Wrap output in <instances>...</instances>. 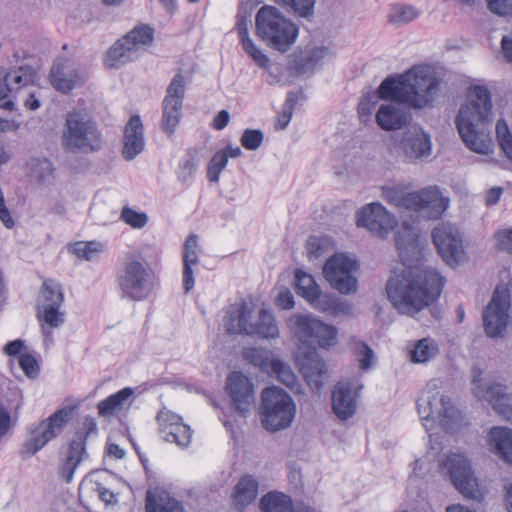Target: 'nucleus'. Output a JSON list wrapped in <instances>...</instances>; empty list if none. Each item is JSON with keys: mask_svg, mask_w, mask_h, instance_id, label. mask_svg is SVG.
I'll return each instance as SVG.
<instances>
[{"mask_svg": "<svg viewBox=\"0 0 512 512\" xmlns=\"http://www.w3.org/2000/svg\"><path fill=\"white\" fill-rule=\"evenodd\" d=\"M395 242L404 269L388 280L387 295L401 314L414 316L439 299L445 278L435 268L408 264L406 254L417 248V233L410 225H402Z\"/></svg>", "mask_w": 512, "mask_h": 512, "instance_id": "f257e3e1", "label": "nucleus"}, {"mask_svg": "<svg viewBox=\"0 0 512 512\" xmlns=\"http://www.w3.org/2000/svg\"><path fill=\"white\" fill-rule=\"evenodd\" d=\"M441 79L427 66H415L403 75L387 77L377 89L380 99L414 108L432 106L440 93Z\"/></svg>", "mask_w": 512, "mask_h": 512, "instance_id": "f03ea898", "label": "nucleus"}, {"mask_svg": "<svg viewBox=\"0 0 512 512\" xmlns=\"http://www.w3.org/2000/svg\"><path fill=\"white\" fill-rule=\"evenodd\" d=\"M491 115L490 91L484 86H474L467 102L460 107L455 124L465 145L475 153L489 154L492 151Z\"/></svg>", "mask_w": 512, "mask_h": 512, "instance_id": "7ed1b4c3", "label": "nucleus"}, {"mask_svg": "<svg viewBox=\"0 0 512 512\" xmlns=\"http://www.w3.org/2000/svg\"><path fill=\"white\" fill-rule=\"evenodd\" d=\"M40 74L27 63L0 70V108L16 111L22 105L35 111L41 107L42 87Z\"/></svg>", "mask_w": 512, "mask_h": 512, "instance_id": "20e7f679", "label": "nucleus"}, {"mask_svg": "<svg viewBox=\"0 0 512 512\" xmlns=\"http://www.w3.org/2000/svg\"><path fill=\"white\" fill-rule=\"evenodd\" d=\"M382 196L390 205L414 212L427 220L439 219L449 206V198L436 185L412 192L407 191L404 185H385Z\"/></svg>", "mask_w": 512, "mask_h": 512, "instance_id": "39448f33", "label": "nucleus"}, {"mask_svg": "<svg viewBox=\"0 0 512 512\" xmlns=\"http://www.w3.org/2000/svg\"><path fill=\"white\" fill-rule=\"evenodd\" d=\"M256 35L266 45L281 53L287 52L296 42L299 28L276 7L262 6L255 17Z\"/></svg>", "mask_w": 512, "mask_h": 512, "instance_id": "423d86ee", "label": "nucleus"}, {"mask_svg": "<svg viewBox=\"0 0 512 512\" xmlns=\"http://www.w3.org/2000/svg\"><path fill=\"white\" fill-rule=\"evenodd\" d=\"M62 145L72 153H93L102 148L103 135L88 113L74 110L66 116Z\"/></svg>", "mask_w": 512, "mask_h": 512, "instance_id": "0eeeda50", "label": "nucleus"}, {"mask_svg": "<svg viewBox=\"0 0 512 512\" xmlns=\"http://www.w3.org/2000/svg\"><path fill=\"white\" fill-rule=\"evenodd\" d=\"M252 309L246 302H241L228 312L224 326L229 334H245L258 336L262 339H276L279 337V328L273 314L261 309L256 322H252Z\"/></svg>", "mask_w": 512, "mask_h": 512, "instance_id": "6e6552de", "label": "nucleus"}, {"mask_svg": "<svg viewBox=\"0 0 512 512\" xmlns=\"http://www.w3.org/2000/svg\"><path fill=\"white\" fill-rule=\"evenodd\" d=\"M296 404L285 390L272 386L261 393L260 416L263 427L269 432L289 428L296 415Z\"/></svg>", "mask_w": 512, "mask_h": 512, "instance_id": "1a4fd4ad", "label": "nucleus"}, {"mask_svg": "<svg viewBox=\"0 0 512 512\" xmlns=\"http://www.w3.org/2000/svg\"><path fill=\"white\" fill-rule=\"evenodd\" d=\"M417 409L427 430L433 428L435 421H438L447 432H452L457 427L458 409L450 399L438 391H428L421 395L417 400Z\"/></svg>", "mask_w": 512, "mask_h": 512, "instance_id": "9d476101", "label": "nucleus"}, {"mask_svg": "<svg viewBox=\"0 0 512 512\" xmlns=\"http://www.w3.org/2000/svg\"><path fill=\"white\" fill-rule=\"evenodd\" d=\"M439 471L448 476L454 487L466 498L477 499L480 495L477 479L465 454L450 452L439 462Z\"/></svg>", "mask_w": 512, "mask_h": 512, "instance_id": "9b49d317", "label": "nucleus"}, {"mask_svg": "<svg viewBox=\"0 0 512 512\" xmlns=\"http://www.w3.org/2000/svg\"><path fill=\"white\" fill-rule=\"evenodd\" d=\"M68 418L69 411L63 408L38 424H32L28 428L26 438L22 444V456L30 457L40 451L49 441L62 432Z\"/></svg>", "mask_w": 512, "mask_h": 512, "instance_id": "f8f14e48", "label": "nucleus"}, {"mask_svg": "<svg viewBox=\"0 0 512 512\" xmlns=\"http://www.w3.org/2000/svg\"><path fill=\"white\" fill-rule=\"evenodd\" d=\"M289 325L295 337L303 344H317L329 348L337 342L338 330L309 315H297L289 319Z\"/></svg>", "mask_w": 512, "mask_h": 512, "instance_id": "ddd939ff", "label": "nucleus"}, {"mask_svg": "<svg viewBox=\"0 0 512 512\" xmlns=\"http://www.w3.org/2000/svg\"><path fill=\"white\" fill-rule=\"evenodd\" d=\"M117 282L122 297L132 300L146 298L153 289L152 274L146 263L137 259L128 260L118 273Z\"/></svg>", "mask_w": 512, "mask_h": 512, "instance_id": "4468645a", "label": "nucleus"}, {"mask_svg": "<svg viewBox=\"0 0 512 512\" xmlns=\"http://www.w3.org/2000/svg\"><path fill=\"white\" fill-rule=\"evenodd\" d=\"M64 302L62 287L54 280L44 281L38 299L39 321L43 322L42 332L48 337L51 335L49 328H59L65 322V313L60 310Z\"/></svg>", "mask_w": 512, "mask_h": 512, "instance_id": "2eb2a0df", "label": "nucleus"}, {"mask_svg": "<svg viewBox=\"0 0 512 512\" xmlns=\"http://www.w3.org/2000/svg\"><path fill=\"white\" fill-rule=\"evenodd\" d=\"M358 270L356 260L345 254H335L324 264L323 274L331 287L341 294L355 293L358 281L354 273Z\"/></svg>", "mask_w": 512, "mask_h": 512, "instance_id": "dca6fc26", "label": "nucleus"}, {"mask_svg": "<svg viewBox=\"0 0 512 512\" xmlns=\"http://www.w3.org/2000/svg\"><path fill=\"white\" fill-rule=\"evenodd\" d=\"M433 242L444 262L457 266L465 258L463 237L459 228L449 222L438 224L432 231Z\"/></svg>", "mask_w": 512, "mask_h": 512, "instance_id": "f3484780", "label": "nucleus"}, {"mask_svg": "<svg viewBox=\"0 0 512 512\" xmlns=\"http://www.w3.org/2000/svg\"><path fill=\"white\" fill-rule=\"evenodd\" d=\"M511 306L510 291L506 286L498 285L492 299L483 312V325L487 336H501L508 324V311Z\"/></svg>", "mask_w": 512, "mask_h": 512, "instance_id": "a211bd4d", "label": "nucleus"}, {"mask_svg": "<svg viewBox=\"0 0 512 512\" xmlns=\"http://www.w3.org/2000/svg\"><path fill=\"white\" fill-rule=\"evenodd\" d=\"M184 96L185 78L181 73H177L168 85L162 102L161 126L169 136L173 135L182 117Z\"/></svg>", "mask_w": 512, "mask_h": 512, "instance_id": "6ab92c4d", "label": "nucleus"}, {"mask_svg": "<svg viewBox=\"0 0 512 512\" xmlns=\"http://www.w3.org/2000/svg\"><path fill=\"white\" fill-rule=\"evenodd\" d=\"M481 370H473L472 390L479 399L487 400L494 410L507 420H512V396L506 393V387L499 383L482 384Z\"/></svg>", "mask_w": 512, "mask_h": 512, "instance_id": "aec40b11", "label": "nucleus"}, {"mask_svg": "<svg viewBox=\"0 0 512 512\" xmlns=\"http://www.w3.org/2000/svg\"><path fill=\"white\" fill-rule=\"evenodd\" d=\"M52 86L62 93H69L81 87L87 80L88 74L79 63L69 58L57 59L50 70Z\"/></svg>", "mask_w": 512, "mask_h": 512, "instance_id": "412c9836", "label": "nucleus"}, {"mask_svg": "<svg viewBox=\"0 0 512 512\" xmlns=\"http://www.w3.org/2000/svg\"><path fill=\"white\" fill-rule=\"evenodd\" d=\"M356 223L372 234L385 238L397 225V220L381 203L373 202L357 211Z\"/></svg>", "mask_w": 512, "mask_h": 512, "instance_id": "4be33fe9", "label": "nucleus"}, {"mask_svg": "<svg viewBox=\"0 0 512 512\" xmlns=\"http://www.w3.org/2000/svg\"><path fill=\"white\" fill-rule=\"evenodd\" d=\"M96 432L97 423L95 419L89 416L85 417L81 429L77 431L75 438L69 445L67 457L60 469V474L67 483L72 481L76 468L83 460L86 453V439Z\"/></svg>", "mask_w": 512, "mask_h": 512, "instance_id": "5701e85b", "label": "nucleus"}, {"mask_svg": "<svg viewBox=\"0 0 512 512\" xmlns=\"http://www.w3.org/2000/svg\"><path fill=\"white\" fill-rule=\"evenodd\" d=\"M226 390L233 409L246 416L255 403L254 385L250 379L241 372H232L227 378Z\"/></svg>", "mask_w": 512, "mask_h": 512, "instance_id": "b1692460", "label": "nucleus"}, {"mask_svg": "<svg viewBox=\"0 0 512 512\" xmlns=\"http://www.w3.org/2000/svg\"><path fill=\"white\" fill-rule=\"evenodd\" d=\"M297 364L307 383L314 389L320 390L329 375L327 365L317 350L314 347L307 348L297 356Z\"/></svg>", "mask_w": 512, "mask_h": 512, "instance_id": "393cba45", "label": "nucleus"}, {"mask_svg": "<svg viewBox=\"0 0 512 512\" xmlns=\"http://www.w3.org/2000/svg\"><path fill=\"white\" fill-rule=\"evenodd\" d=\"M332 410L340 420L351 418L357 408V392L350 380L339 381L331 396Z\"/></svg>", "mask_w": 512, "mask_h": 512, "instance_id": "a878e982", "label": "nucleus"}, {"mask_svg": "<svg viewBox=\"0 0 512 512\" xmlns=\"http://www.w3.org/2000/svg\"><path fill=\"white\" fill-rule=\"evenodd\" d=\"M160 432L165 441L187 447L191 441L192 432L189 426L181 423L178 415L161 412L158 415Z\"/></svg>", "mask_w": 512, "mask_h": 512, "instance_id": "bb28decb", "label": "nucleus"}, {"mask_svg": "<svg viewBox=\"0 0 512 512\" xmlns=\"http://www.w3.org/2000/svg\"><path fill=\"white\" fill-rule=\"evenodd\" d=\"M251 12L248 10H241L237 15L236 29L245 53L252 58V60L262 69H268L270 66V60L266 54H264L250 38L248 33L249 25L251 24Z\"/></svg>", "mask_w": 512, "mask_h": 512, "instance_id": "cd10ccee", "label": "nucleus"}, {"mask_svg": "<svg viewBox=\"0 0 512 512\" xmlns=\"http://www.w3.org/2000/svg\"><path fill=\"white\" fill-rule=\"evenodd\" d=\"M401 148L407 161L416 162L431 154V138L422 129L414 128L405 133Z\"/></svg>", "mask_w": 512, "mask_h": 512, "instance_id": "c85d7f7f", "label": "nucleus"}, {"mask_svg": "<svg viewBox=\"0 0 512 512\" xmlns=\"http://www.w3.org/2000/svg\"><path fill=\"white\" fill-rule=\"evenodd\" d=\"M145 147L144 129L139 115L131 116L124 129L123 158L131 161L138 156Z\"/></svg>", "mask_w": 512, "mask_h": 512, "instance_id": "c756f323", "label": "nucleus"}, {"mask_svg": "<svg viewBox=\"0 0 512 512\" xmlns=\"http://www.w3.org/2000/svg\"><path fill=\"white\" fill-rule=\"evenodd\" d=\"M400 105L391 103L380 106L375 118L381 129L385 131L399 130L409 123L411 115Z\"/></svg>", "mask_w": 512, "mask_h": 512, "instance_id": "7c9ffc66", "label": "nucleus"}, {"mask_svg": "<svg viewBox=\"0 0 512 512\" xmlns=\"http://www.w3.org/2000/svg\"><path fill=\"white\" fill-rule=\"evenodd\" d=\"M334 57V51L328 46L313 47L305 55L296 57L293 60L292 68L297 75L312 73L318 65L324 61H330Z\"/></svg>", "mask_w": 512, "mask_h": 512, "instance_id": "2f4dec72", "label": "nucleus"}, {"mask_svg": "<svg viewBox=\"0 0 512 512\" xmlns=\"http://www.w3.org/2000/svg\"><path fill=\"white\" fill-rule=\"evenodd\" d=\"M258 488L259 483L252 475L243 476L234 487L232 493L234 507L239 511H243L257 498Z\"/></svg>", "mask_w": 512, "mask_h": 512, "instance_id": "473e14b6", "label": "nucleus"}, {"mask_svg": "<svg viewBox=\"0 0 512 512\" xmlns=\"http://www.w3.org/2000/svg\"><path fill=\"white\" fill-rule=\"evenodd\" d=\"M197 246V235H189L184 243L183 252V286L186 293L194 287L192 266H196L199 263Z\"/></svg>", "mask_w": 512, "mask_h": 512, "instance_id": "72a5a7b5", "label": "nucleus"}, {"mask_svg": "<svg viewBox=\"0 0 512 512\" xmlns=\"http://www.w3.org/2000/svg\"><path fill=\"white\" fill-rule=\"evenodd\" d=\"M309 304L316 310L332 316L351 315L353 312L352 306L346 301L331 294H323L321 291Z\"/></svg>", "mask_w": 512, "mask_h": 512, "instance_id": "f704fd0d", "label": "nucleus"}, {"mask_svg": "<svg viewBox=\"0 0 512 512\" xmlns=\"http://www.w3.org/2000/svg\"><path fill=\"white\" fill-rule=\"evenodd\" d=\"M260 509L262 512H293V505L289 496L280 492H269L261 498ZM296 512H315V510L304 507Z\"/></svg>", "mask_w": 512, "mask_h": 512, "instance_id": "c9c22d12", "label": "nucleus"}, {"mask_svg": "<svg viewBox=\"0 0 512 512\" xmlns=\"http://www.w3.org/2000/svg\"><path fill=\"white\" fill-rule=\"evenodd\" d=\"M490 441L501 458L512 465V429L493 427L490 430Z\"/></svg>", "mask_w": 512, "mask_h": 512, "instance_id": "e433bc0d", "label": "nucleus"}, {"mask_svg": "<svg viewBox=\"0 0 512 512\" xmlns=\"http://www.w3.org/2000/svg\"><path fill=\"white\" fill-rule=\"evenodd\" d=\"M138 54L132 48L125 38H121L107 52L106 64L110 68H119L120 66L136 59Z\"/></svg>", "mask_w": 512, "mask_h": 512, "instance_id": "4c0bfd02", "label": "nucleus"}, {"mask_svg": "<svg viewBox=\"0 0 512 512\" xmlns=\"http://www.w3.org/2000/svg\"><path fill=\"white\" fill-rule=\"evenodd\" d=\"M133 394L134 390L131 387H125L106 399L101 400L97 405L99 415L103 417L113 415L125 405Z\"/></svg>", "mask_w": 512, "mask_h": 512, "instance_id": "58836bf2", "label": "nucleus"}, {"mask_svg": "<svg viewBox=\"0 0 512 512\" xmlns=\"http://www.w3.org/2000/svg\"><path fill=\"white\" fill-rule=\"evenodd\" d=\"M439 354L437 343L427 337L415 342L413 349L410 351V360L414 363H427Z\"/></svg>", "mask_w": 512, "mask_h": 512, "instance_id": "ea45409f", "label": "nucleus"}, {"mask_svg": "<svg viewBox=\"0 0 512 512\" xmlns=\"http://www.w3.org/2000/svg\"><path fill=\"white\" fill-rule=\"evenodd\" d=\"M29 175L39 183H50L54 178V167L47 158H32L27 163Z\"/></svg>", "mask_w": 512, "mask_h": 512, "instance_id": "a19ab883", "label": "nucleus"}, {"mask_svg": "<svg viewBox=\"0 0 512 512\" xmlns=\"http://www.w3.org/2000/svg\"><path fill=\"white\" fill-rule=\"evenodd\" d=\"M295 289L308 303L313 301L321 290L314 277L301 270L295 273Z\"/></svg>", "mask_w": 512, "mask_h": 512, "instance_id": "79ce46f5", "label": "nucleus"}, {"mask_svg": "<svg viewBox=\"0 0 512 512\" xmlns=\"http://www.w3.org/2000/svg\"><path fill=\"white\" fill-rule=\"evenodd\" d=\"M124 38L138 54V51L142 46H149L152 44L154 40V29L148 24H141L129 31Z\"/></svg>", "mask_w": 512, "mask_h": 512, "instance_id": "37998d69", "label": "nucleus"}, {"mask_svg": "<svg viewBox=\"0 0 512 512\" xmlns=\"http://www.w3.org/2000/svg\"><path fill=\"white\" fill-rule=\"evenodd\" d=\"M146 512H183L182 504L169 497H155L151 492L146 496Z\"/></svg>", "mask_w": 512, "mask_h": 512, "instance_id": "c03bdc74", "label": "nucleus"}, {"mask_svg": "<svg viewBox=\"0 0 512 512\" xmlns=\"http://www.w3.org/2000/svg\"><path fill=\"white\" fill-rule=\"evenodd\" d=\"M271 351L264 348L251 347L243 352V358L248 363L261 369V371L268 373L272 366Z\"/></svg>", "mask_w": 512, "mask_h": 512, "instance_id": "a18cd8bd", "label": "nucleus"}, {"mask_svg": "<svg viewBox=\"0 0 512 512\" xmlns=\"http://www.w3.org/2000/svg\"><path fill=\"white\" fill-rule=\"evenodd\" d=\"M268 374L275 376L278 381L291 389L297 386V377L291 367L278 358L272 360V366Z\"/></svg>", "mask_w": 512, "mask_h": 512, "instance_id": "49530a36", "label": "nucleus"}, {"mask_svg": "<svg viewBox=\"0 0 512 512\" xmlns=\"http://www.w3.org/2000/svg\"><path fill=\"white\" fill-rule=\"evenodd\" d=\"M419 16V11L414 6L395 5L390 9L389 20L396 25L407 24Z\"/></svg>", "mask_w": 512, "mask_h": 512, "instance_id": "de8ad7c7", "label": "nucleus"}, {"mask_svg": "<svg viewBox=\"0 0 512 512\" xmlns=\"http://www.w3.org/2000/svg\"><path fill=\"white\" fill-rule=\"evenodd\" d=\"M277 4L290 8L299 17L308 18L313 15L315 0H274Z\"/></svg>", "mask_w": 512, "mask_h": 512, "instance_id": "09e8293b", "label": "nucleus"}, {"mask_svg": "<svg viewBox=\"0 0 512 512\" xmlns=\"http://www.w3.org/2000/svg\"><path fill=\"white\" fill-rule=\"evenodd\" d=\"M229 160L227 151H218L214 154L208 165L207 177L210 182H218L221 171Z\"/></svg>", "mask_w": 512, "mask_h": 512, "instance_id": "8fccbe9b", "label": "nucleus"}, {"mask_svg": "<svg viewBox=\"0 0 512 512\" xmlns=\"http://www.w3.org/2000/svg\"><path fill=\"white\" fill-rule=\"evenodd\" d=\"M101 250V244L96 241L91 242H77L73 246V253L79 258L87 261H92L96 258Z\"/></svg>", "mask_w": 512, "mask_h": 512, "instance_id": "3c124183", "label": "nucleus"}, {"mask_svg": "<svg viewBox=\"0 0 512 512\" xmlns=\"http://www.w3.org/2000/svg\"><path fill=\"white\" fill-rule=\"evenodd\" d=\"M121 220L135 229L143 228L148 222V216L144 212H137L129 206L122 209Z\"/></svg>", "mask_w": 512, "mask_h": 512, "instance_id": "603ef678", "label": "nucleus"}, {"mask_svg": "<svg viewBox=\"0 0 512 512\" xmlns=\"http://www.w3.org/2000/svg\"><path fill=\"white\" fill-rule=\"evenodd\" d=\"M264 140V134L259 129H246L241 137V144L247 150L258 149Z\"/></svg>", "mask_w": 512, "mask_h": 512, "instance_id": "864d4df0", "label": "nucleus"}, {"mask_svg": "<svg viewBox=\"0 0 512 512\" xmlns=\"http://www.w3.org/2000/svg\"><path fill=\"white\" fill-rule=\"evenodd\" d=\"M355 354L360 362V367L367 370L372 366V359L374 357L373 350L364 342L357 341L354 344Z\"/></svg>", "mask_w": 512, "mask_h": 512, "instance_id": "5fc2aeb1", "label": "nucleus"}, {"mask_svg": "<svg viewBox=\"0 0 512 512\" xmlns=\"http://www.w3.org/2000/svg\"><path fill=\"white\" fill-rule=\"evenodd\" d=\"M489 10L502 17L512 16V0H486Z\"/></svg>", "mask_w": 512, "mask_h": 512, "instance_id": "6e6d98bb", "label": "nucleus"}, {"mask_svg": "<svg viewBox=\"0 0 512 512\" xmlns=\"http://www.w3.org/2000/svg\"><path fill=\"white\" fill-rule=\"evenodd\" d=\"M197 170V164L192 158H185L180 161L179 169L177 172L178 179L181 182H187L191 179Z\"/></svg>", "mask_w": 512, "mask_h": 512, "instance_id": "4d7b16f0", "label": "nucleus"}, {"mask_svg": "<svg viewBox=\"0 0 512 512\" xmlns=\"http://www.w3.org/2000/svg\"><path fill=\"white\" fill-rule=\"evenodd\" d=\"M307 254L310 259H317L325 252L323 240L317 236H310L306 244Z\"/></svg>", "mask_w": 512, "mask_h": 512, "instance_id": "13d9d810", "label": "nucleus"}, {"mask_svg": "<svg viewBox=\"0 0 512 512\" xmlns=\"http://www.w3.org/2000/svg\"><path fill=\"white\" fill-rule=\"evenodd\" d=\"M19 365L28 377H34L38 372L37 361L31 354L21 355Z\"/></svg>", "mask_w": 512, "mask_h": 512, "instance_id": "bf43d9fd", "label": "nucleus"}, {"mask_svg": "<svg viewBox=\"0 0 512 512\" xmlns=\"http://www.w3.org/2000/svg\"><path fill=\"white\" fill-rule=\"evenodd\" d=\"M497 247L512 254V230L502 231L496 234Z\"/></svg>", "mask_w": 512, "mask_h": 512, "instance_id": "052dcab7", "label": "nucleus"}, {"mask_svg": "<svg viewBox=\"0 0 512 512\" xmlns=\"http://www.w3.org/2000/svg\"><path fill=\"white\" fill-rule=\"evenodd\" d=\"M11 428V416L8 410L0 403V439L3 438Z\"/></svg>", "mask_w": 512, "mask_h": 512, "instance_id": "680f3d73", "label": "nucleus"}, {"mask_svg": "<svg viewBox=\"0 0 512 512\" xmlns=\"http://www.w3.org/2000/svg\"><path fill=\"white\" fill-rule=\"evenodd\" d=\"M276 304L282 309H291L294 307V296L289 290L281 291L277 298Z\"/></svg>", "mask_w": 512, "mask_h": 512, "instance_id": "e2e57ef3", "label": "nucleus"}, {"mask_svg": "<svg viewBox=\"0 0 512 512\" xmlns=\"http://www.w3.org/2000/svg\"><path fill=\"white\" fill-rule=\"evenodd\" d=\"M496 135L499 144L503 143L504 140L512 139V133L509 130L507 123L504 120H498L496 123Z\"/></svg>", "mask_w": 512, "mask_h": 512, "instance_id": "0e129e2a", "label": "nucleus"}, {"mask_svg": "<svg viewBox=\"0 0 512 512\" xmlns=\"http://www.w3.org/2000/svg\"><path fill=\"white\" fill-rule=\"evenodd\" d=\"M230 121V114L227 110H221L218 112V114L214 117L212 122V127L215 130H223Z\"/></svg>", "mask_w": 512, "mask_h": 512, "instance_id": "69168bd1", "label": "nucleus"}, {"mask_svg": "<svg viewBox=\"0 0 512 512\" xmlns=\"http://www.w3.org/2000/svg\"><path fill=\"white\" fill-rule=\"evenodd\" d=\"M97 492L99 498L107 505H113L118 502L117 495L101 485L97 487Z\"/></svg>", "mask_w": 512, "mask_h": 512, "instance_id": "338daca9", "label": "nucleus"}, {"mask_svg": "<svg viewBox=\"0 0 512 512\" xmlns=\"http://www.w3.org/2000/svg\"><path fill=\"white\" fill-rule=\"evenodd\" d=\"M501 48L504 57L512 63V34L503 36L501 40Z\"/></svg>", "mask_w": 512, "mask_h": 512, "instance_id": "774afa93", "label": "nucleus"}]
</instances>
